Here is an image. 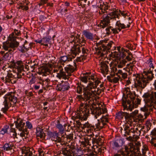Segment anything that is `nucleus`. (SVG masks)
<instances>
[{
    "label": "nucleus",
    "mask_w": 156,
    "mask_h": 156,
    "mask_svg": "<svg viewBox=\"0 0 156 156\" xmlns=\"http://www.w3.org/2000/svg\"><path fill=\"white\" fill-rule=\"evenodd\" d=\"M92 99V98L90 99V102L87 101L83 104H81L77 112V117L80 119L85 120L87 119L90 113V109L91 113L96 119L101 114L105 115L104 114L107 112L106 108L105 107L103 108L102 105L100 106L98 104H93Z\"/></svg>",
    "instance_id": "nucleus-1"
},
{
    "label": "nucleus",
    "mask_w": 156,
    "mask_h": 156,
    "mask_svg": "<svg viewBox=\"0 0 156 156\" xmlns=\"http://www.w3.org/2000/svg\"><path fill=\"white\" fill-rule=\"evenodd\" d=\"M150 68L147 72L144 71L142 74H136L134 79V87L135 88H144L147 84L151 81L154 78L153 73L156 69V64L152 58H149L146 62Z\"/></svg>",
    "instance_id": "nucleus-2"
},
{
    "label": "nucleus",
    "mask_w": 156,
    "mask_h": 156,
    "mask_svg": "<svg viewBox=\"0 0 156 156\" xmlns=\"http://www.w3.org/2000/svg\"><path fill=\"white\" fill-rule=\"evenodd\" d=\"M11 66L13 68L16 69L17 72L9 70L7 71L6 76L5 77H3L1 78L3 82L7 84L15 83L16 81V79L20 78L22 77V76L24 75V65L21 61H18L16 62H12Z\"/></svg>",
    "instance_id": "nucleus-3"
},
{
    "label": "nucleus",
    "mask_w": 156,
    "mask_h": 156,
    "mask_svg": "<svg viewBox=\"0 0 156 156\" xmlns=\"http://www.w3.org/2000/svg\"><path fill=\"white\" fill-rule=\"evenodd\" d=\"M93 84L91 83V81L86 87L84 86L81 82L77 83L76 87V92L81 94L83 92V95H77L76 98L81 102L84 101V103L87 101H91L90 99L93 97L92 92L95 90Z\"/></svg>",
    "instance_id": "nucleus-4"
},
{
    "label": "nucleus",
    "mask_w": 156,
    "mask_h": 156,
    "mask_svg": "<svg viewBox=\"0 0 156 156\" xmlns=\"http://www.w3.org/2000/svg\"><path fill=\"white\" fill-rule=\"evenodd\" d=\"M108 115H102L100 119L98 120V122L95 124V126L90 124L89 122H86L85 123L82 124L80 122L79 125L81 126V127L84 129L85 128H87V131L89 133H91L89 135L92 136L93 134V131H97L102 128H105L107 126V123L108 122Z\"/></svg>",
    "instance_id": "nucleus-5"
},
{
    "label": "nucleus",
    "mask_w": 156,
    "mask_h": 156,
    "mask_svg": "<svg viewBox=\"0 0 156 156\" xmlns=\"http://www.w3.org/2000/svg\"><path fill=\"white\" fill-rule=\"evenodd\" d=\"M111 11V12H108V13L103 20L101 21L98 26L101 28H104L111 22H115L117 18H119V14L118 9L113 8L112 7L108 6V11Z\"/></svg>",
    "instance_id": "nucleus-6"
},
{
    "label": "nucleus",
    "mask_w": 156,
    "mask_h": 156,
    "mask_svg": "<svg viewBox=\"0 0 156 156\" xmlns=\"http://www.w3.org/2000/svg\"><path fill=\"white\" fill-rule=\"evenodd\" d=\"M17 94L15 92H11L6 94L4 98L3 102L4 107L1 109L4 113L7 114L9 109L11 106L14 105L17 102Z\"/></svg>",
    "instance_id": "nucleus-7"
},
{
    "label": "nucleus",
    "mask_w": 156,
    "mask_h": 156,
    "mask_svg": "<svg viewBox=\"0 0 156 156\" xmlns=\"http://www.w3.org/2000/svg\"><path fill=\"white\" fill-rule=\"evenodd\" d=\"M98 49L97 50V54L100 57L104 56L106 54L113 44L114 42L109 40H103L96 43Z\"/></svg>",
    "instance_id": "nucleus-8"
},
{
    "label": "nucleus",
    "mask_w": 156,
    "mask_h": 156,
    "mask_svg": "<svg viewBox=\"0 0 156 156\" xmlns=\"http://www.w3.org/2000/svg\"><path fill=\"white\" fill-rule=\"evenodd\" d=\"M128 96V99L126 101L123 100L122 105L123 107V110H126L132 111L135 105L136 106L140 104L141 100L138 98L135 99V96L131 93H129Z\"/></svg>",
    "instance_id": "nucleus-9"
},
{
    "label": "nucleus",
    "mask_w": 156,
    "mask_h": 156,
    "mask_svg": "<svg viewBox=\"0 0 156 156\" xmlns=\"http://www.w3.org/2000/svg\"><path fill=\"white\" fill-rule=\"evenodd\" d=\"M142 97L147 106H152L154 109H156V92L144 93Z\"/></svg>",
    "instance_id": "nucleus-10"
},
{
    "label": "nucleus",
    "mask_w": 156,
    "mask_h": 156,
    "mask_svg": "<svg viewBox=\"0 0 156 156\" xmlns=\"http://www.w3.org/2000/svg\"><path fill=\"white\" fill-rule=\"evenodd\" d=\"M94 80V81L91 82V83L93 84L95 90L92 92V95L94 96V94L99 95L102 92H103L105 89V87L104 86V83H101L100 79L96 76L95 78H93Z\"/></svg>",
    "instance_id": "nucleus-11"
},
{
    "label": "nucleus",
    "mask_w": 156,
    "mask_h": 156,
    "mask_svg": "<svg viewBox=\"0 0 156 156\" xmlns=\"http://www.w3.org/2000/svg\"><path fill=\"white\" fill-rule=\"evenodd\" d=\"M19 43L16 41H11L10 42L6 41L3 43L2 48L5 51H8L9 52L14 51L16 48L18 47Z\"/></svg>",
    "instance_id": "nucleus-12"
},
{
    "label": "nucleus",
    "mask_w": 156,
    "mask_h": 156,
    "mask_svg": "<svg viewBox=\"0 0 156 156\" xmlns=\"http://www.w3.org/2000/svg\"><path fill=\"white\" fill-rule=\"evenodd\" d=\"M134 145L133 144L129 143L128 146H126L125 147V151L126 152L127 154H129V152L131 154H133L138 151L139 150V147L140 144L139 142H135Z\"/></svg>",
    "instance_id": "nucleus-13"
},
{
    "label": "nucleus",
    "mask_w": 156,
    "mask_h": 156,
    "mask_svg": "<svg viewBox=\"0 0 156 156\" xmlns=\"http://www.w3.org/2000/svg\"><path fill=\"white\" fill-rule=\"evenodd\" d=\"M116 117L119 119H122L124 117L125 120L127 124L130 126L132 123V116L126 112H119L116 114Z\"/></svg>",
    "instance_id": "nucleus-14"
},
{
    "label": "nucleus",
    "mask_w": 156,
    "mask_h": 156,
    "mask_svg": "<svg viewBox=\"0 0 156 156\" xmlns=\"http://www.w3.org/2000/svg\"><path fill=\"white\" fill-rule=\"evenodd\" d=\"M53 73H56V76L59 79L62 78L65 80L66 79L69 80V78L66 75V72L64 71L63 69L61 66H58L55 67L53 70Z\"/></svg>",
    "instance_id": "nucleus-15"
},
{
    "label": "nucleus",
    "mask_w": 156,
    "mask_h": 156,
    "mask_svg": "<svg viewBox=\"0 0 156 156\" xmlns=\"http://www.w3.org/2000/svg\"><path fill=\"white\" fill-rule=\"evenodd\" d=\"M62 153L65 156H76L74 149L69 145L65 144L62 147Z\"/></svg>",
    "instance_id": "nucleus-16"
},
{
    "label": "nucleus",
    "mask_w": 156,
    "mask_h": 156,
    "mask_svg": "<svg viewBox=\"0 0 156 156\" xmlns=\"http://www.w3.org/2000/svg\"><path fill=\"white\" fill-rule=\"evenodd\" d=\"M146 106L144 107L141 108L140 109L141 110L144 112L143 115L140 114L139 116L141 119H145L147 118V117L150 115L151 112L153 111V109H154L152 106L150 107L147 106L146 104Z\"/></svg>",
    "instance_id": "nucleus-17"
},
{
    "label": "nucleus",
    "mask_w": 156,
    "mask_h": 156,
    "mask_svg": "<svg viewBox=\"0 0 156 156\" xmlns=\"http://www.w3.org/2000/svg\"><path fill=\"white\" fill-rule=\"evenodd\" d=\"M96 76L93 75L91 74L90 73H86L85 74H83V76H81L80 77V81L82 82L86 83L87 82L88 80H91L94 81V80L93 78H95Z\"/></svg>",
    "instance_id": "nucleus-18"
},
{
    "label": "nucleus",
    "mask_w": 156,
    "mask_h": 156,
    "mask_svg": "<svg viewBox=\"0 0 156 156\" xmlns=\"http://www.w3.org/2000/svg\"><path fill=\"white\" fill-rule=\"evenodd\" d=\"M69 88V84L68 82L62 81L57 85L56 89L58 91H64L68 90Z\"/></svg>",
    "instance_id": "nucleus-19"
},
{
    "label": "nucleus",
    "mask_w": 156,
    "mask_h": 156,
    "mask_svg": "<svg viewBox=\"0 0 156 156\" xmlns=\"http://www.w3.org/2000/svg\"><path fill=\"white\" fill-rule=\"evenodd\" d=\"M81 51V46L76 44L74 45L70 50V53L72 57L74 58Z\"/></svg>",
    "instance_id": "nucleus-20"
},
{
    "label": "nucleus",
    "mask_w": 156,
    "mask_h": 156,
    "mask_svg": "<svg viewBox=\"0 0 156 156\" xmlns=\"http://www.w3.org/2000/svg\"><path fill=\"white\" fill-rule=\"evenodd\" d=\"M13 144L10 143H6L2 147H1L2 149L1 151L7 153H12L13 150Z\"/></svg>",
    "instance_id": "nucleus-21"
},
{
    "label": "nucleus",
    "mask_w": 156,
    "mask_h": 156,
    "mask_svg": "<svg viewBox=\"0 0 156 156\" xmlns=\"http://www.w3.org/2000/svg\"><path fill=\"white\" fill-rule=\"evenodd\" d=\"M35 152V151L32 148L29 147H23L22 150L23 156H32L33 153Z\"/></svg>",
    "instance_id": "nucleus-22"
},
{
    "label": "nucleus",
    "mask_w": 156,
    "mask_h": 156,
    "mask_svg": "<svg viewBox=\"0 0 156 156\" xmlns=\"http://www.w3.org/2000/svg\"><path fill=\"white\" fill-rule=\"evenodd\" d=\"M76 63L74 62V66L69 65L64 68L66 72L68 74L67 75L69 77L71 75V74L74 72L76 69Z\"/></svg>",
    "instance_id": "nucleus-23"
},
{
    "label": "nucleus",
    "mask_w": 156,
    "mask_h": 156,
    "mask_svg": "<svg viewBox=\"0 0 156 156\" xmlns=\"http://www.w3.org/2000/svg\"><path fill=\"white\" fill-rule=\"evenodd\" d=\"M128 124L126 123L125 125L123 126V128H121V133H122V130H123L124 131L125 134L124 135L125 136L126 135H130L131 133H133L134 131V128L129 126Z\"/></svg>",
    "instance_id": "nucleus-24"
},
{
    "label": "nucleus",
    "mask_w": 156,
    "mask_h": 156,
    "mask_svg": "<svg viewBox=\"0 0 156 156\" xmlns=\"http://www.w3.org/2000/svg\"><path fill=\"white\" fill-rule=\"evenodd\" d=\"M100 65V70L101 72L104 74L106 75L108 73V66L105 62H101Z\"/></svg>",
    "instance_id": "nucleus-25"
},
{
    "label": "nucleus",
    "mask_w": 156,
    "mask_h": 156,
    "mask_svg": "<svg viewBox=\"0 0 156 156\" xmlns=\"http://www.w3.org/2000/svg\"><path fill=\"white\" fill-rule=\"evenodd\" d=\"M116 21L115 26L118 28V30L119 31H120L122 29L128 28L130 27L129 23V24L126 25L124 23H122L119 19H117Z\"/></svg>",
    "instance_id": "nucleus-26"
},
{
    "label": "nucleus",
    "mask_w": 156,
    "mask_h": 156,
    "mask_svg": "<svg viewBox=\"0 0 156 156\" xmlns=\"http://www.w3.org/2000/svg\"><path fill=\"white\" fill-rule=\"evenodd\" d=\"M47 134L48 136L51 138V140L52 141H56L57 139H58V140H60V137L58 136L60 135L56 132H52L51 131H48Z\"/></svg>",
    "instance_id": "nucleus-27"
},
{
    "label": "nucleus",
    "mask_w": 156,
    "mask_h": 156,
    "mask_svg": "<svg viewBox=\"0 0 156 156\" xmlns=\"http://www.w3.org/2000/svg\"><path fill=\"white\" fill-rule=\"evenodd\" d=\"M16 128L18 129L20 131L25 129L24 127L25 123L23 122V121L21 119L17 120L15 122Z\"/></svg>",
    "instance_id": "nucleus-28"
},
{
    "label": "nucleus",
    "mask_w": 156,
    "mask_h": 156,
    "mask_svg": "<svg viewBox=\"0 0 156 156\" xmlns=\"http://www.w3.org/2000/svg\"><path fill=\"white\" fill-rule=\"evenodd\" d=\"M122 140L117 139L113 141L112 143L113 148L115 149H118L120 148L122 145Z\"/></svg>",
    "instance_id": "nucleus-29"
},
{
    "label": "nucleus",
    "mask_w": 156,
    "mask_h": 156,
    "mask_svg": "<svg viewBox=\"0 0 156 156\" xmlns=\"http://www.w3.org/2000/svg\"><path fill=\"white\" fill-rule=\"evenodd\" d=\"M82 34L87 39L91 41L94 40L93 34L89 31L87 30H84L82 32Z\"/></svg>",
    "instance_id": "nucleus-30"
},
{
    "label": "nucleus",
    "mask_w": 156,
    "mask_h": 156,
    "mask_svg": "<svg viewBox=\"0 0 156 156\" xmlns=\"http://www.w3.org/2000/svg\"><path fill=\"white\" fill-rule=\"evenodd\" d=\"M36 135L37 137H39L40 138H44L45 136V133H44V129L40 127L36 128Z\"/></svg>",
    "instance_id": "nucleus-31"
},
{
    "label": "nucleus",
    "mask_w": 156,
    "mask_h": 156,
    "mask_svg": "<svg viewBox=\"0 0 156 156\" xmlns=\"http://www.w3.org/2000/svg\"><path fill=\"white\" fill-rule=\"evenodd\" d=\"M117 48L118 51L120 52V56L123 59L125 58V57L127 55H128V54H129V52H130L129 50L125 49L123 48H121V50L120 49V48H119L118 47Z\"/></svg>",
    "instance_id": "nucleus-32"
},
{
    "label": "nucleus",
    "mask_w": 156,
    "mask_h": 156,
    "mask_svg": "<svg viewBox=\"0 0 156 156\" xmlns=\"http://www.w3.org/2000/svg\"><path fill=\"white\" fill-rule=\"evenodd\" d=\"M152 138L150 142L152 145L156 147V128H154L151 132Z\"/></svg>",
    "instance_id": "nucleus-33"
},
{
    "label": "nucleus",
    "mask_w": 156,
    "mask_h": 156,
    "mask_svg": "<svg viewBox=\"0 0 156 156\" xmlns=\"http://www.w3.org/2000/svg\"><path fill=\"white\" fill-rule=\"evenodd\" d=\"M91 138V136L89 135L87 136H85L83 140L81 141V144L83 145V146H86V145H90V139Z\"/></svg>",
    "instance_id": "nucleus-34"
},
{
    "label": "nucleus",
    "mask_w": 156,
    "mask_h": 156,
    "mask_svg": "<svg viewBox=\"0 0 156 156\" xmlns=\"http://www.w3.org/2000/svg\"><path fill=\"white\" fill-rule=\"evenodd\" d=\"M100 149L97 147V146H94L91 153H90L88 154H86L83 156H93L98 153Z\"/></svg>",
    "instance_id": "nucleus-35"
},
{
    "label": "nucleus",
    "mask_w": 156,
    "mask_h": 156,
    "mask_svg": "<svg viewBox=\"0 0 156 156\" xmlns=\"http://www.w3.org/2000/svg\"><path fill=\"white\" fill-rule=\"evenodd\" d=\"M21 132L18 134L20 135V136L23 138V139H26L27 137V135L28 134L29 132L27 128H25V129H23V130L20 131Z\"/></svg>",
    "instance_id": "nucleus-36"
},
{
    "label": "nucleus",
    "mask_w": 156,
    "mask_h": 156,
    "mask_svg": "<svg viewBox=\"0 0 156 156\" xmlns=\"http://www.w3.org/2000/svg\"><path fill=\"white\" fill-rule=\"evenodd\" d=\"M9 134L11 137L13 138L14 141L16 142L17 141V139H18V137L16 136L17 133L15 129L12 128L10 129Z\"/></svg>",
    "instance_id": "nucleus-37"
},
{
    "label": "nucleus",
    "mask_w": 156,
    "mask_h": 156,
    "mask_svg": "<svg viewBox=\"0 0 156 156\" xmlns=\"http://www.w3.org/2000/svg\"><path fill=\"white\" fill-rule=\"evenodd\" d=\"M68 56L66 55L61 56L58 61V62L63 66L65 65V63H67Z\"/></svg>",
    "instance_id": "nucleus-38"
},
{
    "label": "nucleus",
    "mask_w": 156,
    "mask_h": 156,
    "mask_svg": "<svg viewBox=\"0 0 156 156\" xmlns=\"http://www.w3.org/2000/svg\"><path fill=\"white\" fill-rule=\"evenodd\" d=\"M117 76H118V77H115L112 79H111L110 78V77L109 76H108L107 77V80L110 82H113L114 83H116L118 82L120 79H121V76L120 75H118Z\"/></svg>",
    "instance_id": "nucleus-39"
},
{
    "label": "nucleus",
    "mask_w": 156,
    "mask_h": 156,
    "mask_svg": "<svg viewBox=\"0 0 156 156\" xmlns=\"http://www.w3.org/2000/svg\"><path fill=\"white\" fill-rule=\"evenodd\" d=\"M51 39L47 37H44L41 39V45H43L45 46H48V44L49 43Z\"/></svg>",
    "instance_id": "nucleus-40"
},
{
    "label": "nucleus",
    "mask_w": 156,
    "mask_h": 156,
    "mask_svg": "<svg viewBox=\"0 0 156 156\" xmlns=\"http://www.w3.org/2000/svg\"><path fill=\"white\" fill-rule=\"evenodd\" d=\"M81 49L82 51V55L83 56H84L86 58H87L88 54L89 53V51L86 48L83 47L82 46H81Z\"/></svg>",
    "instance_id": "nucleus-41"
},
{
    "label": "nucleus",
    "mask_w": 156,
    "mask_h": 156,
    "mask_svg": "<svg viewBox=\"0 0 156 156\" xmlns=\"http://www.w3.org/2000/svg\"><path fill=\"white\" fill-rule=\"evenodd\" d=\"M55 144L58 148L61 147L63 145L65 144V143L63 141H62L61 138L60 137V140L57 139V140L55 141Z\"/></svg>",
    "instance_id": "nucleus-42"
},
{
    "label": "nucleus",
    "mask_w": 156,
    "mask_h": 156,
    "mask_svg": "<svg viewBox=\"0 0 156 156\" xmlns=\"http://www.w3.org/2000/svg\"><path fill=\"white\" fill-rule=\"evenodd\" d=\"M116 75H120L122 76L121 79H125L127 77V74L126 73H123L121 70H119L118 72L116 73Z\"/></svg>",
    "instance_id": "nucleus-43"
},
{
    "label": "nucleus",
    "mask_w": 156,
    "mask_h": 156,
    "mask_svg": "<svg viewBox=\"0 0 156 156\" xmlns=\"http://www.w3.org/2000/svg\"><path fill=\"white\" fill-rule=\"evenodd\" d=\"M56 127L59 129V132L58 133L60 135H62L64 133L65 131L64 128L62 125L58 123Z\"/></svg>",
    "instance_id": "nucleus-44"
},
{
    "label": "nucleus",
    "mask_w": 156,
    "mask_h": 156,
    "mask_svg": "<svg viewBox=\"0 0 156 156\" xmlns=\"http://www.w3.org/2000/svg\"><path fill=\"white\" fill-rule=\"evenodd\" d=\"M118 12L119 14V18H117L118 20L120 19V17L121 16H123L124 18H126V16H128V12L126 11H122L118 9Z\"/></svg>",
    "instance_id": "nucleus-45"
},
{
    "label": "nucleus",
    "mask_w": 156,
    "mask_h": 156,
    "mask_svg": "<svg viewBox=\"0 0 156 156\" xmlns=\"http://www.w3.org/2000/svg\"><path fill=\"white\" fill-rule=\"evenodd\" d=\"M79 36H78V37H76V41L77 42H79L80 44H81L82 46H84L85 44L86 43V41L83 38L81 37V38H80L79 37Z\"/></svg>",
    "instance_id": "nucleus-46"
},
{
    "label": "nucleus",
    "mask_w": 156,
    "mask_h": 156,
    "mask_svg": "<svg viewBox=\"0 0 156 156\" xmlns=\"http://www.w3.org/2000/svg\"><path fill=\"white\" fill-rule=\"evenodd\" d=\"M50 70L47 67L44 66L41 68V72L45 74H48L50 73Z\"/></svg>",
    "instance_id": "nucleus-47"
},
{
    "label": "nucleus",
    "mask_w": 156,
    "mask_h": 156,
    "mask_svg": "<svg viewBox=\"0 0 156 156\" xmlns=\"http://www.w3.org/2000/svg\"><path fill=\"white\" fill-rule=\"evenodd\" d=\"M29 49V47L27 48L24 46V45L20 46L18 48L19 51L23 53L25 52L26 51H27Z\"/></svg>",
    "instance_id": "nucleus-48"
},
{
    "label": "nucleus",
    "mask_w": 156,
    "mask_h": 156,
    "mask_svg": "<svg viewBox=\"0 0 156 156\" xmlns=\"http://www.w3.org/2000/svg\"><path fill=\"white\" fill-rule=\"evenodd\" d=\"M126 62V61L123 59L120 61V63L117 65V66L119 68H122L125 65Z\"/></svg>",
    "instance_id": "nucleus-49"
},
{
    "label": "nucleus",
    "mask_w": 156,
    "mask_h": 156,
    "mask_svg": "<svg viewBox=\"0 0 156 156\" xmlns=\"http://www.w3.org/2000/svg\"><path fill=\"white\" fill-rule=\"evenodd\" d=\"M9 127L8 126L5 125L4 128L2 129L0 131V134L3 135L5 133H7Z\"/></svg>",
    "instance_id": "nucleus-50"
},
{
    "label": "nucleus",
    "mask_w": 156,
    "mask_h": 156,
    "mask_svg": "<svg viewBox=\"0 0 156 156\" xmlns=\"http://www.w3.org/2000/svg\"><path fill=\"white\" fill-rule=\"evenodd\" d=\"M129 54H128V55H127L125 57V58L124 59H125L126 61L127 60L128 61H130L133 58V55L132 54L130 51L129 52Z\"/></svg>",
    "instance_id": "nucleus-51"
},
{
    "label": "nucleus",
    "mask_w": 156,
    "mask_h": 156,
    "mask_svg": "<svg viewBox=\"0 0 156 156\" xmlns=\"http://www.w3.org/2000/svg\"><path fill=\"white\" fill-rule=\"evenodd\" d=\"M108 6H109L107 4H104L101 8L104 11H105L106 13H107L108 12H109V11H108Z\"/></svg>",
    "instance_id": "nucleus-52"
},
{
    "label": "nucleus",
    "mask_w": 156,
    "mask_h": 156,
    "mask_svg": "<svg viewBox=\"0 0 156 156\" xmlns=\"http://www.w3.org/2000/svg\"><path fill=\"white\" fill-rule=\"evenodd\" d=\"M113 27L110 26L107 27L106 29V34H112Z\"/></svg>",
    "instance_id": "nucleus-53"
},
{
    "label": "nucleus",
    "mask_w": 156,
    "mask_h": 156,
    "mask_svg": "<svg viewBox=\"0 0 156 156\" xmlns=\"http://www.w3.org/2000/svg\"><path fill=\"white\" fill-rule=\"evenodd\" d=\"M117 71V69L116 67L113 66L112 67L111 69V75H112L113 76H115V74H114V73Z\"/></svg>",
    "instance_id": "nucleus-54"
},
{
    "label": "nucleus",
    "mask_w": 156,
    "mask_h": 156,
    "mask_svg": "<svg viewBox=\"0 0 156 156\" xmlns=\"http://www.w3.org/2000/svg\"><path fill=\"white\" fill-rule=\"evenodd\" d=\"M144 128V127L140 125H139V126L136 127L135 129L134 128V132L135 131H141Z\"/></svg>",
    "instance_id": "nucleus-55"
},
{
    "label": "nucleus",
    "mask_w": 156,
    "mask_h": 156,
    "mask_svg": "<svg viewBox=\"0 0 156 156\" xmlns=\"http://www.w3.org/2000/svg\"><path fill=\"white\" fill-rule=\"evenodd\" d=\"M26 127L31 129L33 128V126L32 123L29 121H27L26 122Z\"/></svg>",
    "instance_id": "nucleus-56"
},
{
    "label": "nucleus",
    "mask_w": 156,
    "mask_h": 156,
    "mask_svg": "<svg viewBox=\"0 0 156 156\" xmlns=\"http://www.w3.org/2000/svg\"><path fill=\"white\" fill-rule=\"evenodd\" d=\"M146 125L147 127V130H149L151 126V124L150 121L148 120L146 121Z\"/></svg>",
    "instance_id": "nucleus-57"
},
{
    "label": "nucleus",
    "mask_w": 156,
    "mask_h": 156,
    "mask_svg": "<svg viewBox=\"0 0 156 156\" xmlns=\"http://www.w3.org/2000/svg\"><path fill=\"white\" fill-rule=\"evenodd\" d=\"M73 135L71 134L67 135L66 136L67 138V140L68 142H70L71 140H72L73 139Z\"/></svg>",
    "instance_id": "nucleus-58"
},
{
    "label": "nucleus",
    "mask_w": 156,
    "mask_h": 156,
    "mask_svg": "<svg viewBox=\"0 0 156 156\" xmlns=\"http://www.w3.org/2000/svg\"><path fill=\"white\" fill-rule=\"evenodd\" d=\"M86 58L85 57L81 55V56L80 57H77L76 58V61L78 62H81L84 59H85Z\"/></svg>",
    "instance_id": "nucleus-59"
},
{
    "label": "nucleus",
    "mask_w": 156,
    "mask_h": 156,
    "mask_svg": "<svg viewBox=\"0 0 156 156\" xmlns=\"http://www.w3.org/2000/svg\"><path fill=\"white\" fill-rule=\"evenodd\" d=\"M15 34L14 32H13L9 35V37L11 38V41H13L14 40L16 41L15 38H16V36L15 35Z\"/></svg>",
    "instance_id": "nucleus-60"
},
{
    "label": "nucleus",
    "mask_w": 156,
    "mask_h": 156,
    "mask_svg": "<svg viewBox=\"0 0 156 156\" xmlns=\"http://www.w3.org/2000/svg\"><path fill=\"white\" fill-rule=\"evenodd\" d=\"M38 151L39 153V156H42L44 154L43 150L41 148H39L38 149Z\"/></svg>",
    "instance_id": "nucleus-61"
},
{
    "label": "nucleus",
    "mask_w": 156,
    "mask_h": 156,
    "mask_svg": "<svg viewBox=\"0 0 156 156\" xmlns=\"http://www.w3.org/2000/svg\"><path fill=\"white\" fill-rule=\"evenodd\" d=\"M112 34H118L119 32V31L118 30V28L117 27L116 28H113L112 29Z\"/></svg>",
    "instance_id": "nucleus-62"
},
{
    "label": "nucleus",
    "mask_w": 156,
    "mask_h": 156,
    "mask_svg": "<svg viewBox=\"0 0 156 156\" xmlns=\"http://www.w3.org/2000/svg\"><path fill=\"white\" fill-rule=\"evenodd\" d=\"M36 78L35 77L33 76L31 79L30 80L29 84H32L35 83V82Z\"/></svg>",
    "instance_id": "nucleus-63"
},
{
    "label": "nucleus",
    "mask_w": 156,
    "mask_h": 156,
    "mask_svg": "<svg viewBox=\"0 0 156 156\" xmlns=\"http://www.w3.org/2000/svg\"><path fill=\"white\" fill-rule=\"evenodd\" d=\"M90 143H92L93 144H97V138L92 137L91 139L90 140Z\"/></svg>",
    "instance_id": "nucleus-64"
}]
</instances>
